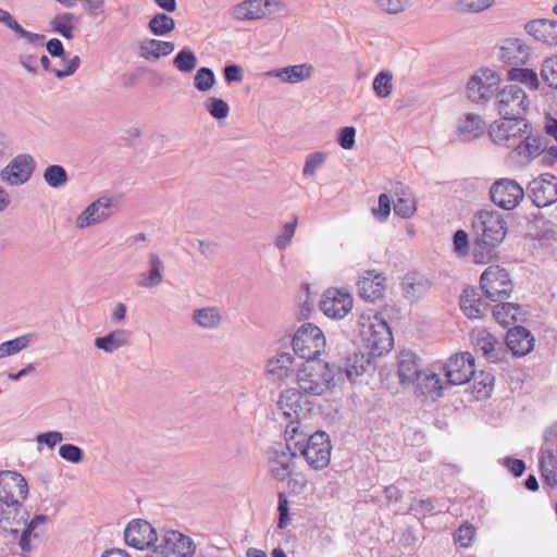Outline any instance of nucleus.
<instances>
[{"mask_svg": "<svg viewBox=\"0 0 557 557\" xmlns=\"http://www.w3.org/2000/svg\"><path fill=\"white\" fill-rule=\"evenodd\" d=\"M47 516L37 515L29 522L28 512L23 505L1 507L0 533H11L18 539V546L25 553L32 552L39 543V524L47 521Z\"/></svg>", "mask_w": 557, "mask_h": 557, "instance_id": "f257e3e1", "label": "nucleus"}, {"mask_svg": "<svg viewBox=\"0 0 557 557\" xmlns=\"http://www.w3.org/2000/svg\"><path fill=\"white\" fill-rule=\"evenodd\" d=\"M358 332L361 346L374 356L387 354L394 345L389 326L377 313L361 314L358 320Z\"/></svg>", "mask_w": 557, "mask_h": 557, "instance_id": "f03ea898", "label": "nucleus"}, {"mask_svg": "<svg viewBox=\"0 0 557 557\" xmlns=\"http://www.w3.org/2000/svg\"><path fill=\"white\" fill-rule=\"evenodd\" d=\"M341 370L318 359L306 360L297 371L298 387L301 393L308 395H322L335 385V374Z\"/></svg>", "mask_w": 557, "mask_h": 557, "instance_id": "7ed1b4c3", "label": "nucleus"}, {"mask_svg": "<svg viewBox=\"0 0 557 557\" xmlns=\"http://www.w3.org/2000/svg\"><path fill=\"white\" fill-rule=\"evenodd\" d=\"M294 448L313 470H322L330 463L332 446L329 435L323 431H317L302 441H295Z\"/></svg>", "mask_w": 557, "mask_h": 557, "instance_id": "20e7f679", "label": "nucleus"}, {"mask_svg": "<svg viewBox=\"0 0 557 557\" xmlns=\"http://www.w3.org/2000/svg\"><path fill=\"white\" fill-rule=\"evenodd\" d=\"M292 345L299 358L312 360L324 351L326 342L320 327L312 323H304L296 331Z\"/></svg>", "mask_w": 557, "mask_h": 557, "instance_id": "39448f33", "label": "nucleus"}, {"mask_svg": "<svg viewBox=\"0 0 557 557\" xmlns=\"http://www.w3.org/2000/svg\"><path fill=\"white\" fill-rule=\"evenodd\" d=\"M494 107L500 116H523L529 101L525 91L517 84H505L493 92Z\"/></svg>", "mask_w": 557, "mask_h": 557, "instance_id": "423d86ee", "label": "nucleus"}, {"mask_svg": "<svg viewBox=\"0 0 557 557\" xmlns=\"http://www.w3.org/2000/svg\"><path fill=\"white\" fill-rule=\"evenodd\" d=\"M528 122L523 116H502L499 121L490 124V139L495 145L513 148L528 131Z\"/></svg>", "mask_w": 557, "mask_h": 557, "instance_id": "0eeeda50", "label": "nucleus"}, {"mask_svg": "<svg viewBox=\"0 0 557 557\" xmlns=\"http://www.w3.org/2000/svg\"><path fill=\"white\" fill-rule=\"evenodd\" d=\"M302 394L295 388L285 389L277 401L278 410L288 421L286 433L296 434L300 420L307 416L309 409L301 404Z\"/></svg>", "mask_w": 557, "mask_h": 557, "instance_id": "6e6552de", "label": "nucleus"}, {"mask_svg": "<svg viewBox=\"0 0 557 557\" xmlns=\"http://www.w3.org/2000/svg\"><path fill=\"white\" fill-rule=\"evenodd\" d=\"M28 495L25 478L15 471H0V503L3 506L23 505Z\"/></svg>", "mask_w": 557, "mask_h": 557, "instance_id": "1a4fd4ad", "label": "nucleus"}, {"mask_svg": "<svg viewBox=\"0 0 557 557\" xmlns=\"http://www.w3.org/2000/svg\"><path fill=\"white\" fill-rule=\"evenodd\" d=\"M35 169L34 157L28 153H20L0 171V180L10 186H20L30 180Z\"/></svg>", "mask_w": 557, "mask_h": 557, "instance_id": "9d476101", "label": "nucleus"}, {"mask_svg": "<svg viewBox=\"0 0 557 557\" xmlns=\"http://www.w3.org/2000/svg\"><path fill=\"white\" fill-rule=\"evenodd\" d=\"M523 196V188L511 178H500L490 187V199L505 210L516 208Z\"/></svg>", "mask_w": 557, "mask_h": 557, "instance_id": "9b49d317", "label": "nucleus"}, {"mask_svg": "<svg viewBox=\"0 0 557 557\" xmlns=\"http://www.w3.org/2000/svg\"><path fill=\"white\" fill-rule=\"evenodd\" d=\"M528 195L532 202L544 208L557 201V177L545 173L532 180L528 185Z\"/></svg>", "mask_w": 557, "mask_h": 557, "instance_id": "f8f14e48", "label": "nucleus"}, {"mask_svg": "<svg viewBox=\"0 0 557 557\" xmlns=\"http://www.w3.org/2000/svg\"><path fill=\"white\" fill-rule=\"evenodd\" d=\"M444 369L448 383L465 384L474 375V358L470 352L456 354L448 359Z\"/></svg>", "mask_w": 557, "mask_h": 557, "instance_id": "ddd939ff", "label": "nucleus"}, {"mask_svg": "<svg viewBox=\"0 0 557 557\" xmlns=\"http://www.w3.org/2000/svg\"><path fill=\"white\" fill-rule=\"evenodd\" d=\"M352 308V297L349 293L330 288L320 301L323 313L333 319H343Z\"/></svg>", "mask_w": 557, "mask_h": 557, "instance_id": "4468645a", "label": "nucleus"}, {"mask_svg": "<svg viewBox=\"0 0 557 557\" xmlns=\"http://www.w3.org/2000/svg\"><path fill=\"white\" fill-rule=\"evenodd\" d=\"M297 451L288 442L285 446L274 449L269 458V470L271 475L277 481H284L290 476L294 469Z\"/></svg>", "mask_w": 557, "mask_h": 557, "instance_id": "2eb2a0df", "label": "nucleus"}, {"mask_svg": "<svg viewBox=\"0 0 557 557\" xmlns=\"http://www.w3.org/2000/svg\"><path fill=\"white\" fill-rule=\"evenodd\" d=\"M157 540L156 530L146 520H133L124 530L125 544L140 550L149 547Z\"/></svg>", "mask_w": 557, "mask_h": 557, "instance_id": "dca6fc26", "label": "nucleus"}, {"mask_svg": "<svg viewBox=\"0 0 557 557\" xmlns=\"http://www.w3.org/2000/svg\"><path fill=\"white\" fill-rule=\"evenodd\" d=\"M113 214L112 198L102 196L91 202L75 220L77 228H85L102 222Z\"/></svg>", "mask_w": 557, "mask_h": 557, "instance_id": "f3484780", "label": "nucleus"}, {"mask_svg": "<svg viewBox=\"0 0 557 557\" xmlns=\"http://www.w3.org/2000/svg\"><path fill=\"white\" fill-rule=\"evenodd\" d=\"M495 55L505 64H524L530 55L529 47L519 38L504 39L495 48Z\"/></svg>", "mask_w": 557, "mask_h": 557, "instance_id": "a211bd4d", "label": "nucleus"}, {"mask_svg": "<svg viewBox=\"0 0 557 557\" xmlns=\"http://www.w3.org/2000/svg\"><path fill=\"white\" fill-rule=\"evenodd\" d=\"M543 149L544 138L524 134L523 138L513 146L510 158L515 159L519 165H525L534 158L540 157Z\"/></svg>", "mask_w": 557, "mask_h": 557, "instance_id": "6ab92c4d", "label": "nucleus"}, {"mask_svg": "<svg viewBox=\"0 0 557 557\" xmlns=\"http://www.w3.org/2000/svg\"><path fill=\"white\" fill-rule=\"evenodd\" d=\"M506 345L513 356L523 357L533 349L534 337L528 329L516 325L507 331Z\"/></svg>", "mask_w": 557, "mask_h": 557, "instance_id": "aec40b11", "label": "nucleus"}, {"mask_svg": "<svg viewBox=\"0 0 557 557\" xmlns=\"http://www.w3.org/2000/svg\"><path fill=\"white\" fill-rule=\"evenodd\" d=\"M163 543L171 555L177 557H194L196 553V544L191 537L176 530H168L163 534Z\"/></svg>", "mask_w": 557, "mask_h": 557, "instance_id": "412c9836", "label": "nucleus"}, {"mask_svg": "<svg viewBox=\"0 0 557 557\" xmlns=\"http://www.w3.org/2000/svg\"><path fill=\"white\" fill-rule=\"evenodd\" d=\"M512 282L506 269L490 263V301L508 297L512 292Z\"/></svg>", "mask_w": 557, "mask_h": 557, "instance_id": "4be33fe9", "label": "nucleus"}, {"mask_svg": "<svg viewBox=\"0 0 557 557\" xmlns=\"http://www.w3.org/2000/svg\"><path fill=\"white\" fill-rule=\"evenodd\" d=\"M386 278L374 271H367L358 281V294L367 301H375L383 296Z\"/></svg>", "mask_w": 557, "mask_h": 557, "instance_id": "5701e85b", "label": "nucleus"}, {"mask_svg": "<svg viewBox=\"0 0 557 557\" xmlns=\"http://www.w3.org/2000/svg\"><path fill=\"white\" fill-rule=\"evenodd\" d=\"M460 308L469 319H481L487 310V301L475 287H467L460 297Z\"/></svg>", "mask_w": 557, "mask_h": 557, "instance_id": "b1692460", "label": "nucleus"}, {"mask_svg": "<svg viewBox=\"0 0 557 557\" xmlns=\"http://www.w3.org/2000/svg\"><path fill=\"white\" fill-rule=\"evenodd\" d=\"M312 74L313 66L310 63H301L280 69H273L265 73V75L269 77H276L288 84H297L304 82L310 78Z\"/></svg>", "mask_w": 557, "mask_h": 557, "instance_id": "393cba45", "label": "nucleus"}, {"mask_svg": "<svg viewBox=\"0 0 557 557\" xmlns=\"http://www.w3.org/2000/svg\"><path fill=\"white\" fill-rule=\"evenodd\" d=\"M525 30L539 41L557 46V21L533 20L525 24Z\"/></svg>", "mask_w": 557, "mask_h": 557, "instance_id": "a878e982", "label": "nucleus"}, {"mask_svg": "<svg viewBox=\"0 0 557 557\" xmlns=\"http://www.w3.org/2000/svg\"><path fill=\"white\" fill-rule=\"evenodd\" d=\"M492 314L495 321L503 327H508L525 320V311L523 308L512 302L495 305L492 309Z\"/></svg>", "mask_w": 557, "mask_h": 557, "instance_id": "bb28decb", "label": "nucleus"}, {"mask_svg": "<svg viewBox=\"0 0 557 557\" xmlns=\"http://www.w3.org/2000/svg\"><path fill=\"white\" fill-rule=\"evenodd\" d=\"M425 371H422L418 364L417 356L412 351H401L398 357V376L400 383H416Z\"/></svg>", "mask_w": 557, "mask_h": 557, "instance_id": "cd10ccee", "label": "nucleus"}, {"mask_svg": "<svg viewBox=\"0 0 557 557\" xmlns=\"http://www.w3.org/2000/svg\"><path fill=\"white\" fill-rule=\"evenodd\" d=\"M231 15L239 22L264 18L262 0H244L231 9Z\"/></svg>", "mask_w": 557, "mask_h": 557, "instance_id": "c85d7f7f", "label": "nucleus"}, {"mask_svg": "<svg viewBox=\"0 0 557 557\" xmlns=\"http://www.w3.org/2000/svg\"><path fill=\"white\" fill-rule=\"evenodd\" d=\"M148 262L149 271L138 276L137 285L145 288H152L162 283L164 264L156 253H150Z\"/></svg>", "mask_w": 557, "mask_h": 557, "instance_id": "c756f323", "label": "nucleus"}, {"mask_svg": "<svg viewBox=\"0 0 557 557\" xmlns=\"http://www.w3.org/2000/svg\"><path fill=\"white\" fill-rule=\"evenodd\" d=\"M487 70L480 69L469 79L467 84V97L473 103L485 101L487 96Z\"/></svg>", "mask_w": 557, "mask_h": 557, "instance_id": "7c9ffc66", "label": "nucleus"}, {"mask_svg": "<svg viewBox=\"0 0 557 557\" xmlns=\"http://www.w3.org/2000/svg\"><path fill=\"white\" fill-rule=\"evenodd\" d=\"M94 344L98 349L112 354L129 344V334L126 330L119 329L104 336L97 337Z\"/></svg>", "mask_w": 557, "mask_h": 557, "instance_id": "2f4dec72", "label": "nucleus"}, {"mask_svg": "<svg viewBox=\"0 0 557 557\" xmlns=\"http://www.w3.org/2000/svg\"><path fill=\"white\" fill-rule=\"evenodd\" d=\"M294 357L289 352H282L268 362V372L275 380H284L292 375Z\"/></svg>", "mask_w": 557, "mask_h": 557, "instance_id": "473e14b6", "label": "nucleus"}, {"mask_svg": "<svg viewBox=\"0 0 557 557\" xmlns=\"http://www.w3.org/2000/svg\"><path fill=\"white\" fill-rule=\"evenodd\" d=\"M175 46L171 41H163L158 39H145L140 42L139 54L141 58L149 60L151 58L159 59L171 54Z\"/></svg>", "mask_w": 557, "mask_h": 557, "instance_id": "72a5a7b5", "label": "nucleus"}, {"mask_svg": "<svg viewBox=\"0 0 557 557\" xmlns=\"http://www.w3.org/2000/svg\"><path fill=\"white\" fill-rule=\"evenodd\" d=\"M457 132L462 140L478 138L484 132V121L476 114H466L463 119H460Z\"/></svg>", "mask_w": 557, "mask_h": 557, "instance_id": "f704fd0d", "label": "nucleus"}, {"mask_svg": "<svg viewBox=\"0 0 557 557\" xmlns=\"http://www.w3.org/2000/svg\"><path fill=\"white\" fill-rule=\"evenodd\" d=\"M371 366L370 356L363 352H354L348 356L344 363V371L350 382L367 372Z\"/></svg>", "mask_w": 557, "mask_h": 557, "instance_id": "c9c22d12", "label": "nucleus"}, {"mask_svg": "<svg viewBox=\"0 0 557 557\" xmlns=\"http://www.w3.org/2000/svg\"><path fill=\"white\" fill-rule=\"evenodd\" d=\"M540 468L544 482L557 486V456L550 449H541Z\"/></svg>", "mask_w": 557, "mask_h": 557, "instance_id": "e433bc0d", "label": "nucleus"}, {"mask_svg": "<svg viewBox=\"0 0 557 557\" xmlns=\"http://www.w3.org/2000/svg\"><path fill=\"white\" fill-rule=\"evenodd\" d=\"M404 296L410 300L420 298L429 288V282L417 273H408L401 282Z\"/></svg>", "mask_w": 557, "mask_h": 557, "instance_id": "4c0bfd02", "label": "nucleus"}, {"mask_svg": "<svg viewBox=\"0 0 557 557\" xmlns=\"http://www.w3.org/2000/svg\"><path fill=\"white\" fill-rule=\"evenodd\" d=\"M417 388L422 395L435 399L441 396L443 385L442 380L436 373L424 372L420 379L416 381Z\"/></svg>", "mask_w": 557, "mask_h": 557, "instance_id": "58836bf2", "label": "nucleus"}, {"mask_svg": "<svg viewBox=\"0 0 557 557\" xmlns=\"http://www.w3.org/2000/svg\"><path fill=\"white\" fill-rule=\"evenodd\" d=\"M193 320L202 329H215L221 324L222 317L219 309L207 307L196 309L193 314Z\"/></svg>", "mask_w": 557, "mask_h": 557, "instance_id": "ea45409f", "label": "nucleus"}, {"mask_svg": "<svg viewBox=\"0 0 557 557\" xmlns=\"http://www.w3.org/2000/svg\"><path fill=\"white\" fill-rule=\"evenodd\" d=\"M404 186L400 183H397L396 187V195H398V198L394 201V212L404 218H410L414 214L417 208H416V201L411 196H408L404 190Z\"/></svg>", "mask_w": 557, "mask_h": 557, "instance_id": "a19ab883", "label": "nucleus"}, {"mask_svg": "<svg viewBox=\"0 0 557 557\" xmlns=\"http://www.w3.org/2000/svg\"><path fill=\"white\" fill-rule=\"evenodd\" d=\"M77 17L70 12L57 14L51 21L50 26L54 33L60 34L65 39H72L74 37V21Z\"/></svg>", "mask_w": 557, "mask_h": 557, "instance_id": "79ce46f5", "label": "nucleus"}, {"mask_svg": "<svg viewBox=\"0 0 557 557\" xmlns=\"http://www.w3.org/2000/svg\"><path fill=\"white\" fill-rule=\"evenodd\" d=\"M508 78L512 82L523 84L531 90H536L540 85L536 72L531 69L512 67L508 71Z\"/></svg>", "mask_w": 557, "mask_h": 557, "instance_id": "37998d69", "label": "nucleus"}, {"mask_svg": "<svg viewBox=\"0 0 557 557\" xmlns=\"http://www.w3.org/2000/svg\"><path fill=\"white\" fill-rule=\"evenodd\" d=\"M507 233V225L498 212L490 211V247L500 244Z\"/></svg>", "mask_w": 557, "mask_h": 557, "instance_id": "c03bdc74", "label": "nucleus"}, {"mask_svg": "<svg viewBox=\"0 0 557 557\" xmlns=\"http://www.w3.org/2000/svg\"><path fill=\"white\" fill-rule=\"evenodd\" d=\"M34 338V334H25L14 339L7 341L0 344V359L15 355L21 350L27 348Z\"/></svg>", "mask_w": 557, "mask_h": 557, "instance_id": "a18cd8bd", "label": "nucleus"}, {"mask_svg": "<svg viewBox=\"0 0 557 557\" xmlns=\"http://www.w3.org/2000/svg\"><path fill=\"white\" fill-rule=\"evenodd\" d=\"M148 28L156 36H164L174 30L175 21L165 13H157L149 21Z\"/></svg>", "mask_w": 557, "mask_h": 557, "instance_id": "49530a36", "label": "nucleus"}, {"mask_svg": "<svg viewBox=\"0 0 557 557\" xmlns=\"http://www.w3.org/2000/svg\"><path fill=\"white\" fill-rule=\"evenodd\" d=\"M198 60L189 48L182 49L173 59V65L182 73H191L197 66Z\"/></svg>", "mask_w": 557, "mask_h": 557, "instance_id": "de8ad7c7", "label": "nucleus"}, {"mask_svg": "<svg viewBox=\"0 0 557 557\" xmlns=\"http://www.w3.org/2000/svg\"><path fill=\"white\" fill-rule=\"evenodd\" d=\"M42 176L45 182L52 188H60L69 182L65 169L58 164L47 166Z\"/></svg>", "mask_w": 557, "mask_h": 557, "instance_id": "09e8293b", "label": "nucleus"}, {"mask_svg": "<svg viewBox=\"0 0 557 557\" xmlns=\"http://www.w3.org/2000/svg\"><path fill=\"white\" fill-rule=\"evenodd\" d=\"M298 225V216L293 215V220L290 222L285 223L277 236L275 237L274 245L277 249L284 250L286 249L293 240L296 228Z\"/></svg>", "mask_w": 557, "mask_h": 557, "instance_id": "8fccbe9b", "label": "nucleus"}, {"mask_svg": "<svg viewBox=\"0 0 557 557\" xmlns=\"http://www.w3.org/2000/svg\"><path fill=\"white\" fill-rule=\"evenodd\" d=\"M393 74L389 71H381L373 79V90L379 98H386L393 90Z\"/></svg>", "mask_w": 557, "mask_h": 557, "instance_id": "3c124183", "label": "nucleus"}, {"mask_svg": "<svg viewBox=\"0 0 557 557\" xmlns=\"http://www.w3.org/2000/svg\"><path fill=\"white\" fill-rule=\"evenodd\" d=\"M541 77L548 87L557 89V54L543 61Z\"/></svg>", "mask_w": 557, "mask_h": 557, "instance_id": "603ef678", "label": "nucleus"}, {"mask_svg": "<svg viewBox=\"0 0 557 557\" xmlns=\"http://www.w3.org/2000/svg\"><path fill=\"white\" fill-rule=\"evenodd\" d=\"M216 82L215 74L210 67L202 66L200 67L195 77L194 85L195 88L201 92H206L210 90Z\"/></svg>", "mask_w": 557, "mask_h": 557, "instance_id": "864d4df0", "label": "nucleus"}, {"mask_svg": "<svg viewBox=\"0 0 557 557\" xmlns=\"http://www.w3.org/2000/svg\"><path fill=\"white\" fill-rule=\"evenodd\" d=\"M205 106L209 114L215 120H224L228 116L230 106L223 99L210 97Z\"/></svg>", "mask_w": 557, "mask_h": 557, "instance_id": "5fc2aeb1", "label": "nucleus"}, {"mask_svg": "<svg viewBox=\"0 0 557 557\" xmlns=\"http://www.w3.org/2000/svg\"><path fill=\"white\" fill-rule=\"evenodd\" d=\"M326 157L327 154L321 151L309 153L306 158L302 175L306 177L314 176L317 171L325 163Z\"/></svg>", "mask_w": 557, "mask_h": 557, "instance_id": "6e6d98bb", "label": "nucleus"}, {"mask_svg": "<svg viewBox=\"0 0 557 557\" xmlns=\"http://www.w3.org/2000/svg\"><path fill=\"white\" fill-rule=\"evenodd\" d=\"M453 251L458 258H463L470 253L469 237L463 230L455 232L453 237Z\"/></svg>", "mask_w": 557, "mask_h": 557, "instance_id": "4d7b16f0", "label": "nucleus"}, {"mask_svg": "<svg viewBox=\"0 0 557 557\" xmlns=\"http://www.w3.org/2000/svg\"><path fill=\"white\" fill-rule=\"evenodd\" d=\"M411 0H375L377 8L384 13L396 15L410 5Z\"/></svg>", "mask_w": 557, "mask_h": 557, "instance_id": "13d9d810", "label": "nucleus"}, {"mask_svg": "<svg viewBox=\"0 0 557 557\" xmlns=\"http://www.w3.org/2000/svg\"><path fill=\"white\" fill-rule=\"evenodd\" d=\"M454 8L461 13H478L487 9V0H457Z\"/></svg>", "mask_w": 557, "mask_h": 557, "instance_id": "bf43d9fd", "label": "nucleus"}, {"mask_svg": "<svg viewBox=\"0 0 557 557\" xmlns=\"http://www.w3.org/2000/svg\"><path fill=\"white\" fill-rule=\"evenodd\" d=\"M59 455L62 459L73 463H79L84 459L83 449L74 444L61 445L59 448Z\"/></svg>", "mask_w": 557, "mask_h": 557, "instance_id": "052dcab7", "label": "nucleus"}, {"mask_svg": "<svg viewBox=\"0 0 557 557\" xmlns=\"http://www.w3.org/2000/svg\"><path fill=\"white\" fill-rule=\"evenodd\" d=\"M487 242L485 238H474L470 248L472 261L476 264H484L486 260Z\"/></svg>", "mask_w": 557, "mask_h": 557, "instance_id": "680f3d73", "label": "nucleus"}, {"mask_svg": "<svg viewBox=\"0 0 557 557\" xmlns=\"http://www.w3.org/2000/svg\"><path fill=\"white\" fill-rule=\"evenodd\" d=\"M475 531L473 527L463 524L454 533V541L460 547L467 548L471 545Z\"/></svg>", "mask_w": 557, "mask_h": 557, "instance_id": "e2e57ef3", "label": "nucleus"}, {"mask_svg": "<svg viewBox=\"0 0 557 557\" xmlns=\"http://www.w3.org/2000/svg\"><path fill=\"white\" fill-rule=\"evenodd\" d=\"M474 238H485L487 235V211L480 210L472 221Z\"/></svg>", "mask_w": 557, "mask_h": 557, "instance_id": "0e129e2a", "label": "nucleus"}, {"mask_svg": "<svg viewBox=\"0 0 557 557\" xmlns=\"http://www.w3.org/2000/svg\"><path fill=\"white\" fill-rule=\"evenodd\" d=\"M356 128L352 126H345L339 129L337 137L338 145L346 150L352 149L355 146Z\"/></svg>", "mask_w": 557, "mask_h": 557, "instance_id": "69168bd1", "label": "nucleus"}, {"mask_svg": "<svg viewBox=\"0 0 557 557\" xmlns=\"http://www.w3.org/2000/svg\"><path fill=\"white\" fill-rule=\"evenodd\" d=\"M62 62L64 64L63 69L53 70V73L58 78H64L73 75L79 67L81 59L78 55H75L73 58L66 57V61Z\"/></svg>", "mask_w": 557, "mask_h": 557, "instance_id": "338daca9", "label": "nucleus"}, {"mask_svg": "<svg viewBox=\"0 0 557 557\" xmlns=\"http://www.w3.org/2000/svg\"><path fill=\"white\" fill-rule=\"evenodd\" d=\"M277 510H278L277 527L280 529H285L289 524L290 518H289L288 500L284 493L278 494Z\"/></svg>", "mask_w": 557, "mask_h": 557, "instance_id": "774afa93", "label": "nucleus"}]
</instances>
